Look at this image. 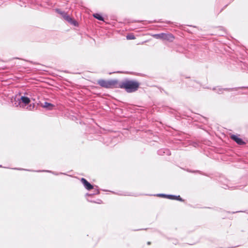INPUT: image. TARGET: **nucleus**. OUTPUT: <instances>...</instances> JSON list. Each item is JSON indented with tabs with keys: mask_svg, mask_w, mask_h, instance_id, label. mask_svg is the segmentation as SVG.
<instances>
[{
	"mask_svg": "<svg viewBox=\"0 0 248 248\" xmlns=\"http://www.w3.org/2000/svg\"><path fill=\"white\" fill-rule=\"evenodd\" d=\"M97 84L101 87L106 89L118 88V81L117 80L99 79L97 81Z\"/></svg>",
	"mask_w": 248,
	"mask_h": 248,
	"instance_id": "2",
	"label": "nucleus"
},
{
	"mask_svg": "<svg viewBox=\"0 0 248 248\" xmlns=\"http://www.w3.org/2000/svg\"><path fill=\"white\" fill-rule=\"evenodd\" d=\"M93 16L96 19L100 21H104L103 17L99 14L95 13L93 15Z\"/></svg>",
	"mask_w": 248,
	"mask_h": 248,
	"instance_id": "15",
	"label": "nucleus"
},
{
	"mask_svg": "<svg viewBox=\"0 0 248 248\" xmlns=\"http://www.w3.org/2000/svg\"><path fill=\"white\" fill-rule=\"evenodd\" d=\"M157 196L163 197V198H166L170 200H177L180 202H184V200L181 198V197L178 196H175L173 195H168V194H158L156 195Z\"/></svg>",
	"mask_w": 248,
	"mask_h": 248,
	"instance_id": "5",
	"label": "nucleus"
},
{
	"mask_svg": "<svg viewBox=\"0 0 248 248\" xmlns=\"http://www.w3.org/2000/svg\"><path fill=\"white\" fill-rule=\"evenodd\" d=\"M87 200L88 201L91 202H94V203H98V204H101L102 203V201L100 199H98L96 201H91V200H90L88 198L87 199Z\"/></svg>",
	"mask_w": 248,
	"mask_h": 248,
	"instance_id": "18",
	"label": "nucleus"
},
{
	"mask_svg": "<svg viewBox=\"0 0 248 248\" xmlns=\"http://www.w3.org/2000/svg\"><path fill=\"white\" fill-rule=\"evenodd\" d=\"M231 138L239 145H244L245 144L243 140L238 137L236 135H232L231 136Z\"/></svg>",
	"mask_w": 248,
	"mask_h": 248,
	"instance_id": "8",
	"label": "nucleus"
},
{
	"mask_svg": "<svg viewBox=\"0 0 248 248\" xmlns=\"http://www.w3.org/2000/svg\"><path fill=\"white\" fill-rule=\"evenodd\" d=\"M31 99H32L33 100H34V101H35V98H31Z\"/></svg>",
	"mask_w": 248,
	"mask_h": 248,
	"instance_id": "25",
	"label": "nucleus"
},
{
	"mask_svg": "<svg viewBox=\"0 0 248 248\" xmlns=\"http://www.w3.org/2000/svg\"><path fill=\"white\" fill-rule=\"evenodd\" d=\"M37 172H42V171H46V172H51V173H52L53 174H55V175H57V173H56L55 172H52L51 171H50V170H37Z\"/></svg>",
	"mask_w": 248,
	"mask_h": 248,
	"instance_id": "20",
	"label": "nucleus"
},
{
	"mask_svg": "<svg viewBox=\"0 0 248 248\" xmlns=\"http://www.w3.org/2000/svg\"><path fill=\"white\" fill-rule=\"evenodd\" d=\"M126 38H127V39H128V40H132V39H135V37L133 34H131L127 35L126 36Z\"/></svg>",
	"mask_w": 248,
	"mask_h": 248,
	"instance_id": "19",
	"label": "nucleus"
},
{
	"mask_svg": "<svg viewBox=\"0 0 248 248\" xmlns=\"http://www.w3.org/2000/svg\"><path fill=\"white\" fill-rule=\"evenodd\" d=\"M222 187L225 189H231V190H232V189H234L235 188H239L238 186H230L228 184H223V186H222Z\"/></svg>",
	"mask_w": 248,
	"mask_h": 248,
	"instance_id": "14",
	"label": "nucleus"
},
{
	"mask_svg": "<svg viewBox=\"0 0 248 248\" xmlns=\"http://www.w3.org/2000/svg\"><path fill=\"white\" fill-rule=\"evenodd\" d=\"M56 12L60 14L61 15H62V16L63 17V18L65 16H66L67 15V13H65L64 11H62V10H61L60 9H56Z\"/></svg>",
	"mask_w": 248,
	"mask_h": 248,
	"instance_id": "17",
	"label": "nucleus"
},
{
	"mask_svg": "<svg viewBox=\"0 0 248 248\" xmlns=\"http://www.w3.org/2000/svg\"><path fill=\"white\" fill-rule=\"evenodd\" d=\"M238 93L240 94H248V93L247 92H240Z\"/></svg>",
	"mask_w": 248,
	"mask_h": 248,
	"instance_id": "21",
	"label": "nucleus"
},
{
	"mask_svg": "<svg viewBox=\"0 0 248 248\" xmlns=\"http://www.w3.org/2000/svg\"><path fill=\"white\" fill-rule=\"evenodd\" d=\"M174 39V37L172 34L164 33L163 40H167L170 42H172Z\"/></svg>",
	"mask_w": 248,
	"mask_h": 248,
	"instance_id": "10",
	"label": "nucleus"
},
{
	"mask_svg": "<svg viewBox=\"0 0 248 248\" xmlns=\"http://www.w3.org/2000/svg\"><path fill=\"white\" fill-rule=\"evenodd\" d=\"M150 244H151V242H148L147 243V244H148V245H150Z\"/></svg>",
	"mask_w": 248,
	"mask_h": 248,
	"instance_id": "24",
	"label": "nucleus"
},
{
	"mask_svg": "<svg viewBox=\"0 0 248 248\" xmlns=\"http://www.w3.org/2000/svg\"><path fill=\"white\" fill-rule=\"evenodd\" d=\"M63 18L66 21H67L68 23H69L70 24L73 25L74 26H78V23L77 22V21H76L75 20L73 19L71 17H70L67 14L66 15V16H65L63 17Z\"/></svg>",
	"mask_w": 248,
	"mask_h": 248,
	"instance_id": "7",
	"label": "nucleus"
},
{
	"mask_svg": "<svg viewBox=\"0 0 248 248\" xmlns=\"http://www.w3.org/2000/svg\"><path fill=\"white\" fill-rule=\"evenodd\" d=\"M140 83L136 80L126 79L122 82H118V88L124 89L128 93L137 91L140 87Z\"/></svg>",
	"mask_w": 248,
	"mask_h": 248,
	"instance_id": "1",
	"label": "nucleus"
},
{
	"mask_svg": "<svg viewBox=\"0 0 248 248\" xmlns=\"http://www.w3.org/2000/svg\"><path fill=\"white\" fill-rule=\"evenodd\" d=\"M153 36L156 39H160L163 40L164 38V33H161L159 34H155L153 35Z\"/></svg>",
	"mask_w": 248,
	"mask_h": 248,
	"instance_id": "16",
	"label": "nucleus"
},
{
	"mask_svg": "<svg viewBox=\"0 0 248 248\" xmlns=\"http://www.w3.org/2000/svg\"><path fill=\"white\" fill-rule=\"evenodd\" d=\"M93 193H86V196H93V195H98V194H99L100 193V191H99V190L98 189V187L97 186H93Z\"/></svg>",
	"mask_w": 248,
	"mask_h": 248,
	"instance_id": "11",
	"label": "nucleus"
},
{
	"mask_svg": "<svg viewBox=\"0 0 248 248\" xmlns=\"http://www.w3.org/2000/svg\"><path fill=\"white\" fill-rule=\"evenodd\" d=\"M193 83H196V82H194V81H193ZM192 85H193V86H194V84H192Z\"/></svg>",
	"mask_w": 248,
	"mask_h": 248,
	"instance_id": "26",
	"label": "nucleus"
},
{
	"mask_svg": "<svg viewBox=\"0 0 248 248\" xmlns=\"http://www.w3.org/2000/svg\"><path fill=\"white\" fill-rule=\"evenodd\" d=\"M14 169L18 170H25V169H21V168H15ZM26 170L31 171V170Z\"/></svg>",
	"mask_w": 248,
	"mask_h": 248,
	"instance_id": "22",
	"label": "nucleus"
},
{
	"mask_svg": "<svg viewBox=\"0 0 248 248\" xmlns=\"http://www.w3.org/2000/svg\"><path fill=\"white\" fill-rule=\"evenodd\" d=\"M42 107L48 110H52L54 107V105L51 103L45 102L44 104L42 105Z\"/></svg>",
	"mask_w": 248,
	"mask_h": 248,
	"instance_id": "12",
	"label": "nucleus"
},
{
	"mask_svg": "<svg viewBox=\"0 0 248 248\" xmlns=\"http://www.w3.org/2000/svg\"><path fill=\"white\" fill-rule=\"evenodd\" d=\"M157 154L159 155H170L171 154L170 151L166 148H162L158 150L157 151Z\"/></svg>",
	"mask_w": 248,
	"mask_h": 248,
	"instance_id": "9",
	"label": "nucleus"
},
{
	"mask_svg": "<svg viewBox=\"0 0 248 248\" xmlns=\"http://www.w3.org/2000/svg\"><path fill=\"white\" fill-rule=\"evenodd\" d=\"M80 182L82 183V184L84 186L86 189L90 190L93 188V186L89 182H88V181L86 179L84 178H81Z\"/></svg>",
	"mask_w": 248,
	"mask_h": 248,
	"instance_id": "6",
	"label": "nucleus"
},
{
	"mask_svg": "<svg viewBox=\"0 0 248 248\" xmlns=\"http://www.w3.org/2000/svg\"><path fill=\"white\" fill-rule=\"evenodd\" d=\"M248 89V86H242V87H235V88H222L218 86V87L213 88L212 90L218 94H222L223 93V92L224 91L231 92V91H236L238 89Z\"/></svg>",
	"mask_w": 248,
	"mask_h": 248,
	"instance_id": "4",
	"label": "nucleus"
},
{
	"mask_svg": "<svg viewBox=\"0 0 248 248\" xmlns=\"http://www.w3.org/2000/svg\"><path fill=\"white\" fill-rule=\"evenodd\" d=\"M15 100H16V99H15ZM31 100L29 97L22 96L20 98H18L16 101H15V102L13 103V106L24 108L26 105L29 104Z\"/></svg>",
	"mask_w": 248,
	"mask_h": 248,
	"instance_id": "3",
	"label": "nucleus"
},
{
	"mask_svg": "<svg viewBox=\"0 0 248 248\" xmlns=\"http://www.w3.org/2000/svg\"><path fill=\"white\" fill-rule=\"evenodd\" d=\"M16 2L21 6H26V4L28 3L30 0H15Z\"/></svg>",
	"mask_w": 248,
	"mask_h": 248,
	"instance_id": "13",
	"label": "nucleus"
},
{
	"mask_svg": "<svg viewBox=\"0 0 248 248\" xmlns=\"http://www.w3.org/2000/svg\"><path fill=\"white\" fill-rule=\"evenodd\" d=\"M35 2H36L37 4H38L39 1H37V0H35Z\"/></svg>",
	"mask_w": 248,
	"mask_h": 248,
	"instance_id": "23",
	"label": "nucleus"
}]
</instances>
